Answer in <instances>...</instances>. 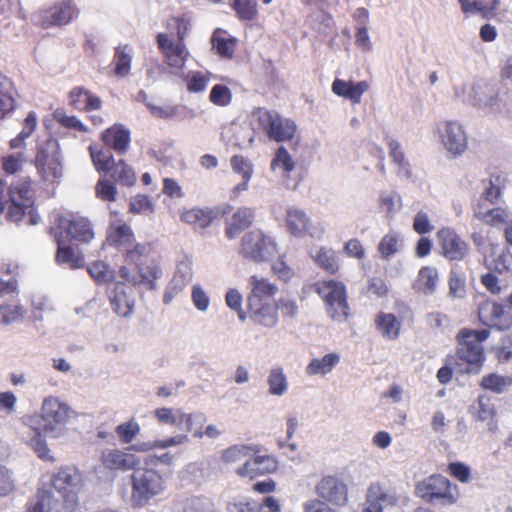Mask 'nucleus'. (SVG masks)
<instances>
[{"label":"nucleus","instance_id":"21","mask_svg":"<svg viewBox=\"0 0 512 512\" xmlns=\"http://www.w3.org/2000/svg\"><path fill=\"white\" fill-rule=\"evenodd\" d=\"M21 422L23 425L29 427L33 432V436L29 441V445L37 454V456L42 460L53 462L54 457L50 454L47 442L42 435L44 433L42 430H40L39 427V417L23 416L21 418Z\"/></svg>","mask_w":512,"mask_h":512},{"label":"nucleus","instance_id":"53","mask_svg":"<svg viewBox=\"0 0 512 512\" xmlns=\"http://www.w3.org/2000/svg\"><path fill=\"white\" fill-rule=\"evenodd\" d=\"M193 277L192 266L189 261H182L178 264L176 273L173 277L172 284H176V293L190 283Z\"/></svg>","mask_w":512,"mask_h":512},{"label":"nucleus","instance_id":"44","mask_svg":"<svg viewBox=\"0 0 512 512\" xmlns=\"http://www.w3.org/2000/svg\"><path fill=\"white\" fill-rule=\"evenodd\" d=\"M389 156L392 158L394 164L398 167V174L407 179L411 178L412 171L410 165L405 158V154L401 149V145L396 140L389 142Z\"/></svg>","mask_w":512,"mask_h":512},{"label":"nucleus","instance_id":"22","mask_svg":"<svg viewBox=\"0 0 512 512\" xmlns=\"http://www.w3.org/2000/svg\"><path fill=\"white\" fill-rule=\"evenodd\" d=\"M250 293L247 302H274L278 287L264 277L253 275L248 280Z\"/></svg>","mask_w":512,"mask_h":512},{"label":"nucleus","instance_id":"13","mask_svg":"<svg viewBox=\"0 0 512 512\" xmlns=\"http://www.w3.org/2000/svg\"><path fill=\"white\" fill-rule=\"evenodd\" d=\"M314 491L319 498L332 505L334 508L344 507L348 503V486L337 476H323L316 483Z\"/></svg>","mask_w":512,"mask_h":512},{"label":"nucleus","instance_id":"17","mask_svg":"<svg viewBox=\"0 0 512 512\" xmlns=\"http://www.w3.org/2000/svg\"><path fill=\"white\" fill-rule=\"evenodd\" d=\"M437 238L444 257L451 261L463 260L468 252V244L451 228L438 231Z\"/></svg>","mask_w":512,"mask_h":512},{"label":"nucleus","instance_id":"55","mask_svg":"<svg viewBox=\"0 0 512 512\" xmlns=\"http://www.w3.org/2000/svg\"><path fill=\"white\" fill-rule=\"evenodd\" d=\"M380 204L386 210L387 214L394 215L400 210L402 200L400 195L395 191L383 192L380 195Z\"/></svg>","mask_w":512,"mask_h":512},{"label":"nucleus","instance_id":"37","mask_svg":"<svg viewBox=\"0 0 512 512\" xmlns=\"http://www.w3.org/2000/svg\"><path fill=\"white\" fill-rule=\"evenodd\" d=\"M68 241L64 235H59L57 238L58 251L56 254V260L60 264H67L71 268L81 267L83 264V258L76 254L75 250L66 245Z\"/></svg>","mask_w":512,"mask_h":512},{"label":"nucleus","instance_id":"51","mask_svg":"<svg viewBox=\"0 0 512 512\" xmlns=\"http://www.w3.org/2000/svg\"><path fill=\"white\" fill-rule=\"evenodd\" d=\"M502 178L500 176H491L488 179L482 181L483 192L482 197L490 202L495 203L502 193Z\"/></svg>","mask_w":512,"mask_h":512},{"label":"nucleus","instance_id":"46","mask_svg":"<svg viewBox=\"0 0 512 512\" xmlns=\"http://www.w3.org/2000/svg\"><path fill=\"white\" fill-rule=\"evenodd\" d=\"M512 385V378L495 373L485 375L481 380V386L494 393L501 394Z\"/></svg>","mask_w":512,"mask_h":512},{"label":"nucleus","instance_id":"3","mask_svg":"<svg viewBox=\"0 0 512 512\" xmlns=\"http://www.w3.org/2000/svg\"><path fill=\"white\" fill-rule=\"evenodd\" d=\"M72 414L73 410L66 402L50 395L43 399L40 413L33 416L39 417V427L45 436L60 438L65 434Z\"/></svg>","mask_w":512,"mask_h":512},{"label":"nucleus","instance_id":"59","mask_svg":"<svg viewBox=\"0 0 512 512\" xmlns=\"http://www.w3.org/2000/svg\"><path fill=\"white\" fill-rule=\"evenodd\" d=\"M213 48L217 53L225 58H231L234 52L235 42L233 39H226L219 36L216 31L212 36Z\"/></svg>","mask_w":512,"mask_h":512},{"label":"nucleus","instance_id":"39","mask_svg":"<svg viewBox=\"0 0 512 512\" xmlns=\"http://www.w3.org/2000/svg\"><path fill=\"white\" fill-rule=\"evenodd\" d=\"M267 384L269 394L272 396H283L288 390V380L282 367H273L268 374Z\"/></svg>","mask_w":512,"mask_h":512},{"label":"nucleus","instance_id":"47","mask_svg":"<svg viewBox=\"0 0 512 512\" xmlns=\"http://www.w3.org/2000/svg\"><path fill=\"white\" fill-rule=\"evenodd\" d=\"M109 172L110 176L122 185L132 186L135 183L136 175L133 169L123 160L114 163Z\"/></svg>","mask_w":512,"mask_h":512},{"label":"nucleus","instance_id":"26","mask_svg":"<svg viewBox=\"0 0 512 512\" xmlns=\"http://www.w3.org/2000/svg\"><path fill=\"white\" fill-rule=\"evenodd\" d=\"M107 241L116 247L126 250L134 242V235L131 228L122 220L114 219L110 223Z\"/></svg>","mask_w":512,"mask_h":512},{"label":"nucleus","instance_id":"41","mask_svg":"<svg viewBox=\"0 0 512 512\" xmlns=\"http://www.w3.org/2000/svg\"><path fill=\"white\" fill-rule=\"evenodd\" d=\"M165 63L170 68V73L176 76L182 74L188 51L184 43H180L178 48L163 55Z\"/></svg>","mask_w":512,"mask_h":512},{"label":"nucleus","instance_id":"61","mask_svg":"<svg viewBox=\"0 0 512 512\" xmlns=\"http://www.w3.org/2000/svg\"><path fill=\"white\" fill-rule=\"evenodd\" d=\"M209 99L215 105L227 106L231 102L232 94L227 86L216 84L211 89Z\"/></svg>","mask_w":512,"mask_h":512},{"label":"nucleus","instance_id":"1","mask_svg":"<svg viewBox=\"0 0 512 512\" xmlns=\"http://www.w3.org/2000/svg\"><path fill=\"white\" fill-rule=\"evenodd\" d=\"M85 486L83 473L75 466H63L38 489L27 512H75Z\"/></svg>","mask_w":512,"mask_h":512},{"label":"nucleus","instance_id":"6","mask_svg":"<svg viewBox=\"0 0 512 512\" xmlns=\"http://www.w3.org/2000/svg\"><path fill=\"white\" fill-rule=\"evenodd\" d=\"M125 251L126 261L136 265L141 282H146L147 288L155 289V280L161 276V270L153 247L147 243H137L132 244Z\"/></svg>","mask_w":512,"mask_h":512},{"label":"nucleus","instance_id":"9","mask_svg":"<svg viewBox=\"0 0 512 512\" xmlns=\"http://www.w3.org/2000/svg\"><path fill=\"white\" fill-rule=\"evenodd\" d=\"M9 206L7 217L14 222L22 220L25 214L31 216V222L36 223L33 217V191L28 178L14 181L8 188Z\"/></svg>","mask_w":512,"mask_h":512},{"label":"nucleus","instance_id":"42","mask_svg":"<svg viewBox=\"0 0 512 512\" xmlns=\"http://www.w3.org/2000/svg\"><path fill=\"white\" fill-rule=\"evenodd\" d=\"M402 245L401 235L397 232L390 231L382 237L378 245V251L383 259H389L400 252Z\"/></svg>","mask_w":512,"mask_h":512},{"label":"nucleus","instance_id":"49","mask_svg":"<svg viewBox=\"0 0 512 512\" xmlns=\"http://www.w3.org/2000/svg\"><path fill=\"white\" fill-rule=\"evenodd\" d=\"M90 155L98 172H108L115 163L109 150L97 149L95 146L89 147Z\"/></svg>","mask_w":512,"mask_h":512},{"label":"nucleus","instance_id":"15","mask_svg":"<svg viewBox=\"0 0 512 512\" xmlns=\"http://www.w3.org/2000/svg\"><path fill=\"white\" fill-rule=\"evenodd\" d=\"M278 468V461L271 455H260L252 452L243 465L239 466L235 473L241 478L254 479L258 476L273 473Z\"/></svg>","mask_w":512,"mask_h":512},{"label":"nucleus","instance_id":"16","mask_svg":"<svg viewBox=\"0 0 512 512\" xmlns=\"http://www.w3.org/2000/svg\"><path fill=\"white\" fill-rule=\"evenodd\" d=\"M450 482L441 475H432L416 486L417 494L427 502H435L440 499H447L453 503L454 499L449 493Z\"/></svg>","mask_w":512,"mask_h":512},{"label":"nucleus","instance_id":"24","mask_svg":"<svg viewBox=\"0 0 512 512\" xmlns=\"http://www.w3.org/2000/svg\"><path fill=\"white\" fill-rule=\"evenodd\" d=\"M78 14V8L68 0L57 3L49 11H45L43 18L48 25H66Z\"/></svg>","mask_w":512,"mask_h":512},{"label":"nucleus","instance_id":"23","mask_svg":"<svg viewBox=\"0 0 512 512\" xmlns=\"http://www.w3.org/2000/svg\"><path fill=\"white\" fill-rule=\"evenodd\" d=\"M250 318L257 324L267 328L274 327L278 322L275 302H247Z\"/></svg>","mask_w":512,"mask_h":512},{"label":"nucleus","instance_id":"50","mask_svg":"<svg viewBox=\"0 0 512 512\" xmlns=\"http://www.w3.org/2000/svg\"><path fill=\"white\" fill-rule=\"evenodd\" d=\"M471 411L479 421L492 420L495 415V408L488 397L480 396L476 403L471 406Z\"/></svg>","mask_w":512,"mask_h":512},{"label":"nucleus","instance_id":"43","mask_svg":"<svg viewBox=\"0 0 512 512\" xmlns=\"http://www.w3.org/2000/svg\"><path fill=\"white\" fill-rule=\"evenodd\" d=\"M376 325L383 337L396 339L400 331V322L393 314L381 313L376 319Z\"/></svg>","mask_w":512,"mask_h":512},{"label":"nucleus","instance_id":"34","mask_svg":"<svg viewBox=\"0 0 512 512\" xmlns=\"http://www.w3.org/2000/svg\"><path fill=\"white\" fill-rule=\"evenodd\" d=\"M135 301L125 292L124 285L117 283L115 294L111 297V306L113 311L122 317H129L133 313Z\"/></svg>","mask_w":512,"mask_h":512},{"label":"nucleus","instance_id":"57","mask_svg":"<svg viewBox=\"0 0 512 512\" xmlns=\"http://www.w3.org/2000/svg\"><path fill=\"white\" fill-rule=\"evenodd\" d=\"M449 292L448 295L451 298H463L466 293L465 289V277L456 272L451 271L449 277Z\"/></svg>","mask_w":512,"mask_h":512},{"label":"nucleus","instance_id":"63","mask_svg":"<svg viewBox=\"0 0 512 512\" xmlns=\"http://www.w3.org/2000/svg\"><path fill=\"white\" fill-rule=\"evenodd\" d=\"M96 195L103 201H116L117 189L108 179H100L96 185Z\"/></svg>","mask_w":512,"mask_h":512},{"label":"nucleus","instance_id":"60","mask_svg":"<svg viewBox=\"0 0 512 512\" xmlns=\"http://www.w3.org/2000/svg\"><path fill=\"white\" fill-rule=\"evenodd\" d=\"M231 167L233 171L241 175L242 179L244 180H250L253 175L252 163L243 156H233L231 158Z\"/></svg>","mask_w":512,"mask_h":512},{"label":"nucleus","instance_id":"38","mask_svg":"<svg viewBox=\"0 0 512 512\" xmlns=\"http://www.w3.org/2000/svg\"><path fill=\"white\" fill-rule=\"evenodd\" d=\"M252 452H257L256 447L253 445L235 444L222 450L220 458L225 464H234L243 460L245 462Z\"/></svg>","mask_w":512,"mask_h":512},{"label":"nucleus","instance_id":"11","mask_svg":"<svg viewBox=\"0 0 512 512\" xmlns=\"http://www.w3.org/2000/svg\"><path fill=\"white\" fill-rule=\"evenodd\" d=\"M59 143L49 139L41 145L36 157V166L43 179L54 182L62 177L63 166Z\"/></svg>","mask_w":512,"mask_h":512},{"label":"nucleus","instance_id":"19","mask_svg":"<svg viewBox=\"0 0 512 512\" xmlns=\"http://www.w3.org/2000/svg\"><path fill=\"white\" fill-rule=\"evenodd\" d=\"M467 101L472 106L479 107L490 112L500 111L497 89L495 86L488 83L474 84L468 95Z\"/></svg>","mask_w":512,"mask_h":512},{"label":"nucleus","instance_id":"7","mask_svg":"<svg viewBox=\"0 0 512 512\" xmlns=\"http://www.w3.org/2000/svg\"><path fill=\"white\" fill-rule=\"evenodd\" d=\"M238 253L244 259L262 263L277 254V244L272 236L260 229H254L242 236Z\"/></svg>","mask_w":512,"mask_h":512},{"label":"nucleus","instance_id":"8","mask_svg":"<svg viewBox=\"0 0 512 512\" xmlns=\"http://www.w3.org/2000/svg\"><path fill=\"white\" fill-rule=\"evenodd\" d=\"M252 124L263 130L270 139L282 142L291 139L296 131L293 121L280 117L275 111L257 108L251 115Z\"/></svg>","mask_w":512,"mask_h":512},{"label":"nucleus","instance_id":"45","mask_svg":"<svg viewBox=\"0 0 512 512\" xmlns=\"http://www.w3.org/2000/svg\"><path fill=\"white\" fill-rule=\"evenodd\" d=\"M212 219L213 216L210 210H203L200 208H192L181 214L182 221L187 224L197 225L200 228L208 227Z\"/></svg>","mask_w":512,"mask_h":512},{"label":"nucleus","instance_id":"27","mask_svg":"<svg viewBox=\"0 0 512 512\" xmlns=\"http://www.w3.org/2000/svg\"><path fill=\"white\" fill-rule=\"evenodd\" d=\"M102 462L109 469L129 470L138 463L135 455L117 449H108L102 453Z\"/></svg>","mask_w":512,"mask_h":512},{"label":"nucleus","instance_id":"28","mask_svg":"<svg viewBox=\"0 0 512 512\" xmlns=\"http://www.w3.org/2000/svg\"><path fill=\"white\" fill-rule=\"evenodd\" d=\"M474 217L493 227L505 226L512 220L511 213L502 207H495L491 209H484L478 205L474 210Z\"/></svg>","mask_w":512,"mask_h":512},{"label":"nucleus","instance_id":"20","mask_svg":"<svg viewBox=\"0 0 512 512\" xmlns=\"http://www.w3.org/2000/svg\"><path fill=\"white\" fill-rule=\"evenodd\" d=\"M254 218L255 212L252 208H238L231 217L226 220L225 236L229 240L237 238L244 230L253 224Z\"/></svg>","mask_w":512,"mask_h":512},{"label":"nucleus","instance_id":"14","mask_svg":"<svg viewBox=\"0 0 512 512\" xmlns=\"http://www.w3.org/2000/svg\"><path fill=\"white\" fill-rule=\"evenodd\" d=\"M59 235H64L67 240L88 243L94 238V232L90 221L79 215L62 216L59 219Z\"/></svg>","mask_w":512,"mask_h":512},{"label":"nucleus","instance_id":"5","mask_svg":"<svg viewBox=\"0 0 512 512\" xmlns=\"http://www.w3.org/2000/svg\"><path fill=\"white\" fill-rule=\"evenodd\" d=\"M310 289L317 293L327 306L329 317L339 323L347 320L348 303L345 285L336 280L318 281L310 286Z\"/></svg>","mask_w":512,"mask_h":512},{"label":"nucleus","instance_id":"25","mask_svg":"<svg viewBox=\"0 0 512 512\" xmlns=\"http://www.w3.org/2000/svg\"><path fill=\"white\" fill-rule=\"evenodd\" d=\"M368 89L369 83L367 81L354 83L337 78L332 83V91L334 94L349 99L356 104L361 102L362 95L368 91Z\"/></svg>","mask_w":512,"mask_h":512},{"label":"nucleus","instance_id":"18","mask_svg":"<svg viewBox=\"0 0 512 512\" xmlns=\"http://www.w3.org/2000/svg\"><path fill=\"white\" fill-rule=\"evenodd\" d=\"M509 309L510 307H504L497 303L484 302L479 307V320L486 326L499 330L507 329L512 324V315Z\"/></svg>","mask_w":512,"mask_h":512},{"label":"nucleus","instance_id":"35","mask_svg":"<svg viewBox=\"0 0 512 512\" xmlns=\"http://www.w3.org/2000/svg\"><path fill=\"white\" fill-rule=\"evenodd\" d=\"M286 223L295 236H302L309 231L310 219L302 209L290 207L287 210Z\"/></svg>","mask_w":512,"mask_h":512},{"label":"nucleus","instance_id":"29","mask_svg":"<svg viewBox=\"0 0 512 512\" xmlns=\"http://www.w3.org/2000/svg\"><path fill=\"white\" fill-rule=\"evenodd\" d=\"M103 142L117 153H124L130 143V132L121 125H114L102 134Z\"/></svg>","mask_w":512,"mask_h":512},{"label":"nucleus","instance_id":"12","mask_svg":"<svg viewBox=\"0 0 512 512\" xmlns=\"http://www.w3.org/2000/svg\"><path fill=\"white\" fill-rule=\"evenodd\" d=\"M401 495L397 489L385 483L373 482L366 491L361 512H383L385 508L398 505Z\"/></svg>","mask_w":512,"mask_h":512},{"label":"nucleus","instance_id":"2","mask_svg":"<svg viewBox=\"0 0 512 512\" xmlns=\"http://www.w3.org/2000/svg\"><path fill=\"white\" fill-rule=\"evenodd\" d=\"M489 331L462 329L458 334L457 361L461 373L478 374L485 359L482 342Z\"/></svg>","mask_w":512,"mask_h":512},{"label":"nucleus","instance_id":"48","mask_svg":"<svg viewBox=\"0 0 512 512\" xmlns=\"http://www.w3.org/2000/svg\"><path fill=\"white\" fill-rule=\"evenodd\" d=\"M471 239L475 245L477 251L483 256L484 261H488L489 258L494 257L495 251L499 250V245L490 241V239L480 232H473Z\"/></svg>","mask_w":512,"mask_h":512},{"label":"nucleus","instance_id":"4","mask_svg":"<svg viewBox=\"0 0 512 512\" xmlns=\"http://www.w3.org/2000/svg\"><path fill=\"white\" fill-rule=\"evenodd\" d=\"M131 486V505L134 508H142L164 491L165 482L156 470L138 468L131 475Z\"/></svg>","mask_w":512,"mask_h":512},{"label":"nucleus","instance_id":"36","mask_svg":"<svg viewBox=\"0 0 512 512\" xmlns=\"http://www.w3.org/2000/svg\"><path fill=\"white\" fill-rule=\"evenodd\" d=\"M311 257L319 267L330 274H335L339 270L337 255L331 248L317 247L311 252Z\"/></svg>","mask_w":512,"mask_h":512},{"label":"nucleus","instance_id":"56","mask_svg":"<svg viewBox=\"0 0 512 512\" xmlns=\"http://www.w3.org/2000/svg\"><path fill=\"white\" fill-rule=\"evenodd\" d=\"M88 272L91 277L99 284L106 283L113 278V272L102 261H96L92 263L88 268Z\"/></svg>","mask_w":512,"mask_h":512},{"label":"nucleus","instance_id":"31","mask_svg":"<svg viewBox=\"0 0 512 512\" xmlns=\"http://www.w3.org/2000/svg\"><path fill=\"white\" fill-rule=\"evenodd\" d=\"M340 356L337 353H328L321 358H313L305 368L308 376H325L339 364Z\"/></svg>","mask_w":512,"mask_h":512},{"label":"nucleus","instance_id":"32","mask_svg":"<svg viewBox=\"0 0 512 512\" xmlns=\"http://www.w3.org/2000/svg\"><path fill=\"white\" fill-rule=\"evenodd\" d=\"M69 97L70 104L77 110H96L101 107L100 98L82 87L74 88Z\"/></svg>","mask_w":512,"mask_h":512},{"label":"nucleus","instance_id":"58","mask_svg":"<svg viewBox=\"0 0 512 512\" xmlns=\"http://www.w3.org/2000/svg\"><path fill=\"white\" fill-rule=\"evenodd\" d=\"M485 263L498 272L507 271L512 266V256L505 250H501L499 253L496 250L494 257L489 258Z\"/></svg>","mask_w":512,"mask_h":512},{"label":"nucleus","instance_id":"33","mask_svg":"<svg viewBox=\"0 0 512 512\" xmlns=\"http://www.w3.org/2000/svg\"><path fill=\"white\" fill-rule=\"evenodd\" d=\"M16 89L13 82L0 72V119L15 108Z\"/></svg>","mask_w":512,"mask_h":512},{"label":"nucleus","instance_id":"10","mask_svg":"<svg viewBox=\"0 0 512 512\" xmlns=\"http://www.w3.org/2000/svg\"><path fill=\"white\" fill-rule=\"evenodd\" d=\"M436 134L441 146L451 158H458L468 147V136L463 125L456 120H443L437 123Z\"/></svg>","mask_w":512,"mask_h":512},{"label":"nucleus","instance_id":"64","mask_svg":"<svg viewBox=\"0 0 512 512\" xmlns=\"http://www.w3.org/2000/svg\"><path fill=\"white\" fill-rule=\"evenodd\" d=\"M303 512H336L335 508L321 498L306 500L303 505Z\"/></svg>","mask_w":512,"mask_h":512},{"label":"nucleus","instance_id":"54","mask_svg":"<svg viewBox=\"0 0 512 512\" xmlns=\"http://www.w3.org/2000/svg\"><path fill=\"white\" fill-rule=\"evenodd\" d=\"M25 314V309L20 305H0V322L11 324L20 320Z\"/></svg>","mask_w":512,"mask_h":512},{"label":"nucleus","instance_id":"52","mask_svg":"<svg viewBox=\"0 0 512 512\" xmlns=\"http://www.w3.org/2000/svg\"><path fill=\"white\" fill-rule=\"evenodd\" d=\"M178 418H179V426L184 424L185 430L187 432H192L196 429H201L203 424L206 421V417L203 413L194 412V413H184L181 410H177Z\"/></svg>","mask_w":512,"mask_h":512},{"label":"nucleus","instance_id":"30","mask_svg":"<svg viewBox=\"0 0 512 512\" xmlns=\"http://www.w3.org/2000/svg\"><path fill=\"white\" fill-rule=\"evenodd\" d=\"M438 282L439 273L437 268L424 266L419 270L413 288L424 295H432L437 289Z\"/></svg>","mask_w":512,"mask_h":512},{"label":"nucleus","instance_id":"40","mask_svg":"<svg viewBox=\"0 0 512 512\" xmlns=\"http://www.w3.org/2000/svg\"><path fill=\"white\" fill-rule=\"evenodd\" d=\"M132 48L129 45L119 46L115 49L113 63L114 72L119 77H125L129 74L132 61Z\"/></svg>","mask_w":512,"mask_h":512},{"label":"nucleus","instance_id":"62","mask_svg":"<svg viewBox=\"0 0 512 512\" xmlns=\"http://www.w3.org/2000/svg\"><path fill=\"white\" fill-rule=\"evenodd\" d=\"M24 162L23 153L8 154L2 157V168L8 174H15L22 169Z\"/></svg>","mask_w":512,"mask_h":512}]
</instances>
